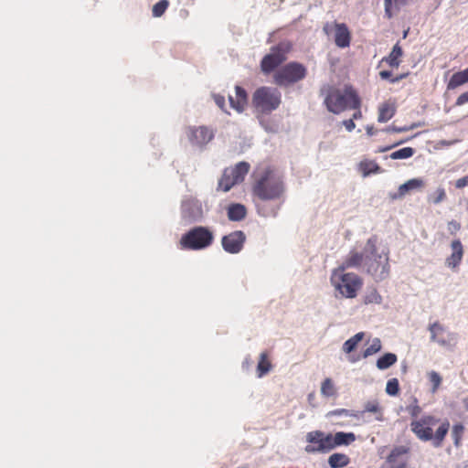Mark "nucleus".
I'll return each instance as SVG.
<instances>
[{
	"mask_svg": "<svg viewBox=\"0 0 468 468\" xmlns=\"http://www.w3.org/2000/svg\"><path fill=\"white\" fill-rule=\"evenodd\" d=\"M214 234L204 226H196L182 235L180 244L182 248L190 250H206L212 245Z\"/></svg>",
	"mask_w": 468,
	"mask_h": 468,
	"instance_id": "39448f33",
	"label": "nucleus"
},
{
	"mask_svg": "<svg viewBox=\"0 0 468 468\" xmlns=\"http://www.w3.org/2000/svg\"><path fill=\"white\" fill-rule=\"evenodd\" d=\"M260 124L269 133H276L278 132L276 125L271 124L268 120L261 119Z\"/></svg>",
	"mask_w": 468,
	"mask_h": 468,
	"instance_id": "a18cd8bd",
	"label": "nucleus"
},
{
	"mask_svg": "<svg viewBox=\"0 0 468 468\" xmlns=\"http://www.w3.org/2000/svg\"><path fill=\"white\" fill-rule=\"evenodd\" d=\"M468 185V176H465L463 177H461L459 178L456 182H455V186L457 188H463L464 186H466Z\"/></svg>",
	"mask_w": 468,
	"mask_h": 468,
	"instance_id": "864d4df0",
	"label": "nucleus"
},
{
	"mask_svg": "<svg viewBox=\"0 0 468 468\" xmlns=\"http://www.w3.org/2000/svg\"><path fill=\"white\" fill-rule=\"evenodd\" d=\"M382 297L378 292L375 287H367L365 295H364V303L366 304L369 303H380Z\"/></svg>",
	"mask_w": 468,
	"mask_h": 468,
	"instance_id": "473e14b6",
	"label": "nucleus"
},
{
	"mask_svg": "<svg viewBox=\"0 0 468 468\" xmlns=\"http://www.w3.org/2000/svg\"><path fill=\"white\" fill-rule=\"evenodd\" d=\"M334 385L330 378H325L321 386V393L325 397H331L334 395Z\"/></svg>",
	"mask_w": 468,
	"mask_h": 468,
	"instance_id": "a19ab883",
	"label": "nucleus"
},
{
	"mask_svg": "<svg viewBox=\"0 0 468 468\" xmlns=\"http://www.w3.org/2000/svg\"><path fill=\"white\" fill-rule=\"evenodd\" d=\"M414 154L415 150L412 147H403L392 152L389 157L393 160L408 159L411 157Z\"/></svg>",
	"mask_w": 468,
	"mask_h": 468,
	"instance_id": "72a5a7b5",
	"label": "nucleus"
},
{
	"mask_svg": "<svg viewBox=\"0 0 468 468\" xmlns=\"http://www.w3.org/2000/svg\"><path fill=\"white\" fill-rule=\"evenodd\" d=\"M366 132L368 136H373L377 133L378 131H376L372 125H367Z\"/></svg>",
	"mask_w": 468,
	"mask_h": 468,
	"instance_id": "bf43d9fd",
	"label": "nucleus"
},
{
	"mask_svg": "<svg viewBox=\"0 0 468 468\" xmlns=\"http://www.w3.org/2000/svg\"><path fill=\"white\" fill-rule=\"evenodd\" d=\"M452 254L446 259V264L450 268H456L463 258V249L460 239H454L452 241Z\"/></svg>",
	"mask_w": 468,
	"mask_h": 468,
	"instance_id": "dca6fc26",
	"label": "nucleus"
},
{
	"mask_svg": "<svg viewBox=\"0 0 468 468\" xmlns=\"http://www.w3.org/2000/svg\"><path fill=\"white\" fill-rule=\"evenodd\" d=\"M292 48V45L288 40L280 41L277 45L272 46L270 53L261 60V70L266 75L273 72L287 59V54Z\"/></svg>",
	"mask_w": 468,
	"mask_h": 468,
	"instance_id": "0eeeda50",
	"label": "nucleus"
},
{
	"mask_svg": "<svg viewBox=\"0 0 468 468\" xmlns=\"http://www.w3.org/2000/svg\"><path fill=\"white\" fill-rule=\"evenodd\" d=\"M389 251L385 247L378 246V237L373 235L364 246V270L376 282H382L389 276Z\"/></svg>",
	"mask_w": 468,
	"mask_h": 468,
	"instance_id": "f257e3e1",
	"label": "nucleus"
},
{
	"mask_svg": "<svg viewBox=\"0 0 468 468\" xmlns=\"http://www.w3.org/2000/svg\"><path fill=\"white\" fill-rule=\"evenodd\" d=\"M306 441L313 444L306 446L307 452L325 453L335 449L332 433H324L321 431H310L306 434Z\"/></svg>",
	"mask_w": 468,
	"mask_h": 468,
	"instance_id": "1a4fd4ad",
	"label": "nucleus"
},
{
	"mask_svg": "<svg viewBox=\"0 0 468 468\" xmlns=\"http://www.w3.org/2000/svg\"><path fill=\"white\" fill-rule=\"evenodd\" d=\"M249 365H250V360H249V358H246V359L243 361V363H242V367H249Z\"/></svg>",
	"mask_w": 468,
	"mask_h": 468,
	"instance_id": "338daca9",
	"label": "nucleus"
},
{
	"mask_svg": "<svg viewBox=\"0 0 468 468\" xmlns=\"http://www.w3.org/2000/svg\"><path fill=\"white\" fill-rule=\"evenodd\" d=\"M379 76L382 80H389L391 83H396L405 78V74H401L396 78L392 77V72L390 70H382L379 72Z\"/></svg>",
	"mask_w": 468,
	"mask_h": 468,
	"instance_id": "37998d69",
	"label": "nucleus"
},
{
	"mask_svg": "<svg viewBox=\"0 0 468 468\" xmlns=\"http://www.w3.org/2000/svg\"><path fill=\"white\" fill-rule=\"evenodd\" d=\"M252 192L261 201L277 200L285 192L284 182L281 176L267 169L253 185Z\"/></svg>",
	"mask_w": 468,
	"mask_h": 468,
	"instance_id": "f03ea898",
	"label": "nucleus"
},
{
	"mask_svg": "<svg viewBox=\"0 0 468 468\" xmlns=\"http://www.w3.org/2000/svg\"><path fill=\"white\" fill-rule=\"evenodd\" d=\"M456 468H468V461L460 463Z\"/></svg>",
	"mask_w": 468,
	"mask_h": 468,
	"instance_id": "e2e57ef3",
	"label": "nucleus"
},
{
	"mask_svg": "<svg viewBox=\"0 0 468 468\" xmlns=\"http://www.w3.org/2000/svg\"><path fill=\"white\" fill-rule=\"evenodd\" d=\"M407 370H408V365H407V363H406L405 361H403V362L401 363V371H402L403 373H406V372H407Z\"/></svg>",
	"mask_w": 468,
	"mask_h": 468,
	"instance_id": "680f3d73",
	"label": "nucleus"
},
{
	"mask_svg": "<svg viewBox=\"0 0 468 468\" xmlns=\"http://www.w3.org/2000/svg\"><path fill=\"white\" fill-rule=\"evenodd\" d=\"M360 103V99L352 87H346L344 93L339 90H332L324 98L327 110L334 114H338L347 108L356 110Z\"/></svg>",
	"mask_w": 468,
	"mask_h": 468,
	"instance_id": "7ed1b4c3",
	"label": "nucleus"
},
{
	"mask_svg": "<svg viewBox=\"0 0 468 468\" xmlns=\"http://www.w3.org/2000/svg\"><path fill=\"white\" fill-rule=\"evenodd\" d=\"M408 452V449L404 446H397L395 447L387 457V463L390 465L398 464L399 462H405L400 458L404 456Z\"/></svg>",
	"mask_w": 468,
	"mask_h": 468,
	"instance_id": "cd10ccee",
	"label": "nucleus"
},
{
	"mask_svg": "<svg viewBox=\"0 0 468 468\" xmlns=\"http://www.w3.org/2000/svg\"><path fill=\"white\" fill-rule=\"evenodd\" d=\"M169 5L168 0H160L154 5L152 12L154 17H160L164 15Z\"/></svg>",
	"mask_w": 468,
	"mask_h": 468,
	"instance_id": "58836bf2",
	"label": "nucleus"
},
{
	"mask_svg": "<svg viewBox=\"0 0 468 468\" xmlns=\"http://www.w3.org/2000/svg\"><path fill=\"white\" fill-rule=\"evenodd\" d=\"M463 407L468 411V397L463 399Z\"/></svg>",
	"mask_w": 468,
	"mask_h": 468,
	"instance_id": "69168bd1",
	"label": "nucleus"
},
{
	"mask_svg": "<svg viewBox=\"0 0 468 468\" xmlns=\"http://www.w3.org/2000/svg\"><path fill=\"white\" fill-rule=\"evenodd\" d=\"M429 378H430V381L431 382L432 384V392H435L439 386L441 385V376L435 372V371H431L430 374H429Z\"/></svg>",
	"mask_w": 468,
	"mask_h": 468,
	"instance_id": "c03bdc74",
	"label": "nucleus"
},
{
	"mask_svg": "<svg viewBox=\"0 0 468 468\" xmlns=\"http://www.w3.org/2000/svg\"><path fill=\"white\" fill-rule=\"evenodd\" d=\"M229 104H230V107L234 110H236V107H238V102H239L237 98H233L232 96H229Z\"/></svg>",
	"mask_w": 468,
	"mask_h": 468,
	"instance_id": "13d9d810",
	"label": "nucleus"
},
{
	"mask_svg": "<svg viewBox=\"0 0 468 468\" xmlns=\"http://www.w3.org/2000/svg\"><path fill=\"white\" fill-rule=\"evenodd\" d=\"M403 51L399 43L395 44L391 52L388 57L383 58L382 61L387 62L391 68H398L400 61L399 58L402 56Z\"/></svg>",
	"mask_w": 468,
	"mask_h": 468,
	"instance_id": "5701e85b",
	"label": "nucleus"
},
{
	"mask_svg": "<svg viewBox=\"0 0 468 468\" xmlns=\"http://www.w3.org/2000/svg\"><path fill=\"white\" fill-rule=\"evenodd\" d=\"M350 32L346 24H335V43L338 48H345L350 45Z\"/></svg>",
	"mask_w": 468,
	"mask_h": 468,
	"instance_id": "2eb2a0df",
	"label": "nucleus"
},
{
	"mask_svg": "<svg viewBox=\"0 0 468 468\" xmlns=\"http://www.w3.org/2000/svg\"><path fill=\"white\" fill-rule=\"evenodd\" d=\"M236 98L239 101L238 102V107H236V111L238 112H242L245 110V106L248 103V93L246 90L240 86L235 87Z\"/></svg>",
	"mask_w": 468,
	"mask_h": 468,
	"instance_id": "c85d7f7f",
	"label": "nucleus"
},
{
	"mask_svg": "<svg viewBox=\"0 0 468 468\" xmlns=\"http://www.w3.org/2000/svg\"><path fill=\"white\" fill-rule=\"evenodd\" d=\"M186 135L189 143L200 149L204 148L215 137V131L207 126L188 127Z\"/></svg>",
	"mask_w": 468,
	"mask_h": 468,
	"instance_id": "9d476101",
	"label": "nucleus"
},
{
	"mask_svg": "<svg viewBox=\"0 0 468 468\" xmlns=\"http://www.w3.org/2000/svg\"><path fill=\"white\" fill-rule=\"evenodd\" d=\"M429 331L431 333V341L439 344L441 346L448 345V341L443 337L445 328L439 322H434L429 325Z\"/></svg>",
	"mask_w": 468,
	"mask_h": 468,
	"instance_id": "a211bd4d",
	"label": "nucleus"
},
{
	"mask_svg": "<svg viewBox=\"0 0 468 468\" xmlns=\"http://www.w3.org/2000/svg\"><path fill=\"white\" fill-rule=\"evenodd\" d=\"M250 164L245 161L239 162L234 167L227 168L228 174H230L235 184H239L242 182L245 178V176L249 173Z\"/></svg>",
	"mask_w": 468,
	"mask_h": 468,
	"instance_id": "f3484780",
	"label": "nucleus"
},
{
	"mask_svg": "<svg viewBox=\"0 0 468 468\" xmlns=\"http://www.w3.org/2000/svg\"><path fill=\"white\" fill-rule=\"evenodd\" d=\"M364 411L371 412V413H379L378 416L376 417L377 420L382 421L383 415L380 411V407L378 401H368L365 405Z\"/></svg>",
	"mask_w": 468,
	"mask_h": 468,
	"instance_id": "ea45409f",
	"label": "nucleus"
},
{
	"mask_svg": "<svg viewBox=\"0 0 468 468\" xmlns=\"http://www.w3.org/2000/svg\"><path fill=\"white\" fill-rule=\"evenodd\" d=\"M412 129H413V126H401V127H398V126L392 125V126H388V127L383 129V132H386V133H404V132H408V131L412 130Z\"/></svg>",
	"mask_w": 468,
	"mask_h": 468,
	"instance_id": "49530a36",
	"label": "nucleus"
},
{
	"mask_svg": "<svg viewBox=\"0 0 468 468\" xmlns=\"http://www.w3.org/2000/svg\"><path fill=\"white\" fill-rule=\"evenodd\" d=\"M349 361L352 362V363H355V362L357 361V358L349 357Z\"/></svg>",
	"mask_w": 468,
	"mask_h": 468,
	"instance_id": "774afa93",
	"label": "nucleus"
},
{
	"mask_svg": "<svg viewBox=\"0 0 468 468\" xmlns=\"http://www.w3.org/2000/svg\"><path fill=\"white\" fill-rule=\"evenodd\" d=\"M446 197L445 190L441 187L438 188L435 192V197L432 198V203L439 204Z\"/></svg>",
	"mask_w": 468,
	"mask_h": 468,
	"instance_id": "09e8293b",
	"label": "nucleus"
},
{
	"mask_svg": "<svg viewBox=\"0 0 468 468\" xmlns=\"http://www.w3.org/2000/svg\"><path fill=\"white\" fill-rule=\"evenodd\" d=\"M213 98H214V101L215 103L224 112H227V111L225 110V105H226V101H225V97L220 95V94H213Z\"/></svg>",
	"mask_w": 468,
	"mask_h": 468,
	"instance_id": "8fccbe9b",
	"label": "nucleus"
},
{
	"mask_svg": "<svg viewBox=\"0 0 468 468\" xmlns=\"http://www.w3.org/2000/svg\"><path fill=\"white\" fill-rule=\"evenodd\" d=\"M424 186V180L421 178H412L400 185L397 193L390 194L391 199H399L407 193L420 189Z\"/></svg>",
	"mask_w": 468,
	"mask_h": 468,
	"instance_id": "4468645a",
	"label": "nucleus"
},
{
	"mask_svg": "<svg viewBox=\"0 0 468 468\" xmlns=\"http://www.w3.org/2000/svg\"><path fill=\"white\" fill-rule=\"evenodd\" d=\"M364 249L361 252L351 251L346 257L344 264L340 266L339 269L340 271H344L346 268H358L360 266L364 267Z\"/></svg>",
	"mask_w": 468,
	"mask_h": 468,
	"instance_id": "6ab92c4d",
	"label": "nucleus"
},
{
	"mask_svg": "<svg viewBox=\"0 0 468 468\" xmlns=\"http://www.w3.org/2000/svg\"><path fill=\"white\" fill-rule=\"evenodd\" d=\"M406 410L412 418H417L420 414L421 408L418 405V399L416 398H412V404L407 406Z\"/></svg>",
	"mask_w": 468,
	"mask_h": 468,
	"instance_id": "79ce46f5",
	"label": "nucleus"
},
{
	"mask_svg": "<svg viewBox=\"0 0 468 468\" xmlns=\"http://www.w3.org/2000/svg\"><path fill=\"white\" fill-rule=\"evenodd\" d=\"M467 82H468V68L463 70L453 73L448 82L447 88L449 90H453V89H455L464 83H467Z\"/></svg>",
	"mask_w": 468,
	"mask_h": 468,
	"instance_id": "4be33fe9",
	"label": "nucleus"
},
{
	"mask_svg": "<svg viewBox=\"0 0 468 468\" xmlns=\"http://www.w3.org/2000/svg\"><path fill=\"white\" fill-rule=\"evenodd\" d=\"M468 102V91L462 93L456 100L455 105L461 106Z\"/></svg>",
	"mask_w": 468,
	"mask_h": 468,
	"instance_id": "603ef678",
	"label": "nucleus"
},
{
	"mask_svg": "<svg viewBox=\"0 0 468 468\" xmlns=\"http://www.w3.org/2000/svg\"><path fill=\"white\" fill-rule=\"evenodd\" d=\"M362 117V113L360 111H356L354 114H353V121L354 120H356V119H360Z\"/></svg>",
	"mask_w": 468,
	"mask_h": 468,
	"instance_id": "052dcab7",
	"label": "nucleus"
},
{
	"mask_svg": "<svg viewBox=\"0 0 468 468\" xmlns=\"http://www.w3.org/2000/svg\"><path fill=\"white\" fill-rule=\"evenodd\" d=\"M181 216L186 223L200 221L203 218L201 203L196 198H186L181 204Z\"/></svg>",
	"mask_w": 468,
	"mask_h": 468,
	"instance_id": "f8f14e48",
	"label": "nucleus"
},
{
	"mask_svg": "<svg viewBox=\"0 0 468 468\" xmlns=\"http://www.w3.org/2000/svg\"><path fill=\"white\" fill-rule=\"evenodd\" d=\"M381 341L379 338H374L369 346H367L363 352V357H368L381 350Z\"/></svg>",
	"mask_w": 468,
	"mask_h": 468,
	"instance_id": "c9c22d12",
	"label": "nucleus"
},
{
	"mask_svg": "<svg viewBox=\"0 0 468 468\" xmlns=\"http://www.w3.org/2000/svg\"><path fill=\"white\" fill-rule=\"evenodd\" d=\"M356 441L354 432L337 431L333 435L334 448L338 446H348Z\"/></svg>",
	"mask_w": 468,
	"mask_h": 468,
	"instance_id": "412c9836",
	"label": "nucleus"
},
{
	"mask_svg": "<svg viewBox=\"0 0 468 468\" xmlns=\"http://www.w3.org/2000/svg\"><path fill=\"white\" fill-rule=\"evenodd\" d=\"M398 360L397 355L394 353H385L381 356L376 363L377 367L379 370H385L393 366Z\"/></svg>",
	"mask_w": 468,
	"mask_h": 468,
	"instance_id": "a878e982",
	"label": "nucleus"
},
{
	"mask_svg": "<svg viewBox=\"0 0 468 468\" xmlns=\"http://www.w3.org/2000/svg\"><path fill=\"white\" fill-rule=\"evenodd\" d=\"M331 30V26L329 24H326L324 27V31L325 32V34L329 35V31Z\"/></svg>",
	"mask_w": 468,
	"mask_h": 468,
	"instance_id": "0e129e2a",
	"label": "nucleus"
},
{
	"mask_svg": "<svg viewBox=\"0 0 468 468\" xmlns=\"http://www.w3.org/2000/svg\"><path fill=\"white\" fill-rule=\"evenodd\" d=\"M343 271L335 270L331 276V282L343 296L354 298L362 286L361 278L356 273H342Z\"/></svg>",
	"mask_w": 468,
	"mask_h": 468,
	"instance_id": "6e6552de",
	"label": "nucleus"
},
{
	"mask_svg": "<svg viewBox=\"0 0 468 468\" xmlns=\"http://www.w3.org/2000/svg\"><path fill=\"white\" fill-rule=\"evenodd\" d=\"M271 369V363L267 360V354L261 353L260 356V361L257 366V371L259 378L263 377Z\"/></svg>",
	"mask_w": 468,
	"mask_h": 468,
	"instance_id": "f704fd0d",
	"label": "nucleus"
},
{
	"mask_svg": "<svg viewBox=\"0 0 468 468\" xmlns=\"http://www.w3.org/2000/svg\"><path fill=\"white\" fill-rule=\"evenodd\" d=\"M411 137H408L406 139H403V140H400L399 142H397L391 145H388V146H385V147H382L378 150L379 153H385V152H388L389 150H391L392 148L398 146V145H400L406 142H408Z\"/></svg>",
	"mask_w": 468,
	"mask_h": 468,
	"instance_id": "3c124183",
	"label": "nucleus"
},
{
	"mask_svg": "<svg viewBox=\"0 0 468 468\" xmlns=\"http://www.w3.org/2000/svg\"><path fill=\"white\" fill-rule=\"evenodd\" d=\"M343 125L346 127V129L348 132H352L356 127V124H355L353 119H348V120L343 121Z\"/></svg>",
	"mask_w": 468,
	"mask_h": 468,
	"instance_id": "5fc2aeb1",
	"label": "nucleus"
},
{
	"mask_svg": "<svg viewBox=\"0 0 468 468\" xmlns=\"http://www.w3.org/2000/svg\"><path fill=\"white\" fill-rule=\"evenodd\" d=\"M463 431V426L462 424H455L452 428V436L454 439V443L458 444L461 434Z\"/></svg>",
	"mask_w": 468,
	"mask_h": 468,
	"instance_id": "de8ad7c7",
	"label": "nucleus"
},
{
	"mask_svg": "<svg viewBox=\"0 0 468 468\" xmlns=\"http://www.w3.org/2000/svg\"><path fill=\"white\" fill-rule=\"evenodd\" d=\"M307 76L306 67L298 61H290L273 74V82L279 87H290Z\"/></svg>",
	"mask_w": 468,
	"mask_h": 468,
	"instance_id": "423d86ee",
	"label": "nucleus"
},
{
	"mask_svg": "<svg viewBox=\"0 0 468 468\" xmlns=\"http://www.w3.org/2000/svg\"><path fill=\"white\" fill-rule=\"evenodd\" d=\"M246 242V234L242 230H235L221 239V246L224 251L229 254L239 253Z\"/></svg>",
	"mask_w": 468,
	"mask_h": 468,
	"instance_id": "ddd939ff",
	"label": "nucleus"
},
{
	"mask_svg": "<svg viewBox=\"0 0 468 468\" xmlns=\"http://www.w3.org/2000/svg\"><path fill=\"white\" fill-rule=\"evenodd\" d=\"M386 392L388 395L395 397L399 392V383L398 378H393L388 380L386 385Z\"/></svg>",
	"mask_w": 468,
	"mask_h": 468,
	"instance_id": "4c0bfd02",
	"label": "nucleus"
},
{
	"mask_svg": "<svg viewBox=\"0 0 468 468\" xmlns=\"http://www.w3.org/2000/svg\"><path fill=\"white\" fill-rule=\"evenodd\" d=\"M439 420L433 416H422L420 419L411 421L410 429L420 440L428 441L432 440V427Z\"/></svg>",
	"mask_w": 468,
	"mask_h": 468,
	"instance_id": "9b49d317",
	"label": "nucleus"
},
{
	"mask_svg": "<svg viewBox=\"0 0 468 468\" xmlns=\"http://www.w3.org/2000/svg\"><path fill=\"white\" fill-rule=\"evenodd\" d=\"M329 415L350 416L349 410H346V409H339V410H333V411L329 412Z\"/></svg>",
	"mask_w": 468,
	"mask_h": 468,
	"instance_id": "6e6d98bb",
	"label": "nucleus"
},
{
	"mask_svg": "<svg viewBox=\"0 0 468 468\" xmlns=\"http://www.w3.org/2000/svg\"><path fill=\"white\" fill-rule=\"evenodd\" d=\"M364 335H365L363 332H359V333L356 334L355 335H353L352 337H350L349 339H347L343 344V346H342L343 351L346 354H350L351 352H353L357 347V345L359 344V342L362 341V339L364 338Z\"/></svg>",
	"mask_w": 468,
	"mask_h": 468,
	"instance_id": "bb28decb",
	"label": "nucleus"
},
{
	"mask_svg": "<svg viewBox=\"0 0 468 468\" xmlns=\"http://www.w3.org/2000/svg\"><path fill=\"white\" fill-rule=\"evenodd\" d=\"M247 214L246 207L239 203H232L227 208V215L230 221H240Z\"/></svg>",
	"mask_w": 468,
	"mask_h": 468,
	"instance_id": "aec40b11",
	"label": "nucleus"
},
{
	"mask_svg": "<svg viewBox=\"0 0 468 468\" xmlns=\"http://www.w3.org/2000/svg\"><path fill=\"white\" fill-rule=\"evenodd\" d=\"M350 463L349 457L345 453L335 452L329 456L328 464L331 468H343Z\"/></svg>",
	"mask_w": 468,
	"mask_h": 468,
	"instance_id": "b1692460",
	"label": "nucleus"
},
{
	"mask_svg": "<svg viewBox=\"0 0 468 468\" xmlns=\"http://www.w3.org/2000/svg\"><path fill=\"white\" fill-rule=\"evenodd\" d=\"M251 103L257 112L270 114L280 107L282 93L277 88L261 86L253 92Z\"/></svg>",
	"mask_w": 468,
	"mask_h": 468,
	"instance_id": "20e7f679",
	"label": "nucleus"
},
{
	"mask_svg": "<svg viewBox=\"0 0 468 468\" xmlns=\"http://www.w3.org/2000/svg\"><path fill=\"white\" fill-rule=\"evenodd\" d=\"M391 3H392V0H384L385 13L388 17H391V12H390Z\"/></svg>",
	"mask_w": 468,
	"mask_h": 468,
	"instance_id": "4d7b16f0",
	"label": "nucleus"
},
{
	"mask_svg": "<svg viewBox=\"0 0 468 468\" xmlns=\"http://www.w3.org/2000/svg\"><path fill=\"white\" fill-rule=\"evenodd\" d=\"M236 184H235L232 176H230V174H228V169L227 168L224 169L223 175H222L221 178L218 180V189H221L224 192H228Z\"/></svg>",
	"mask_w": 468,
	"mask_h": 468,
	"instance_id": "7c9ffc66",
	"label": "nucleus"
},
{
	"mask_svg": "<svg viewBox=\"0 0 468 468\" xmlns=\"http://www.w3.org/2000/svg\"><path fill=\"white\" fill-rule=\"evenodd\" d=\"M279 207H268L265 205H257L258 214L261 217L268 218L273 217L275 218L278 214Z\"/></svg>",
	"mask_w": 468,
	"mask_h": 468,
	"instance_id": "e433bc0d",
	"label": "nucleus"
},
{
	"mask_svg": "<svg viewBox=\"0 0 468 468\" xmlns=\"http://www.w3.org/2000/svg\"><path fill=\"white\" fill-rule=\"evenodd\" d=\"M396 112V109L388 102L382 103L378 108V121L379 122H387L389 121Z\"/></svg>",
	"mask_w": 468,
	"mask_h": 468,
	"instance_id": "393cba45",
	"label": "nucleus"
},
{
	"mask_svg": "<svg viewBox=\"0 0 468 468\" xmlns=\"http://www.w3.org/2000/svg\"><path fill=\"white\" fill-rule=\"evenodd\" d=\"M359 169L362 172L363 176H368L371 174H378L380 172V166L374 162H360Z\"/></svg>",
	"mask_w": 468,
	"mask_h": 468,
	"instance_id": "2f4dec72",
	"label": "nucleus"
},
{
	"mask_svg": "<svg viewBox=\"0 0 468 468\" xmlns=\"http://www.w3.org/2000/svg\"><path fill=\"white\" fill-rule=\"evenodd\" d=\"M450 423L448 421L442 422L439 428L436 430L435 434L433 436V445L438 447L441 444L444 440L448 431H449Z\"/></svg>",
	"mask_w": 468,
	"mask_h": 468,
	"instance_id": "c756f323",
	"label": "nucleus"
}]
</instances>
